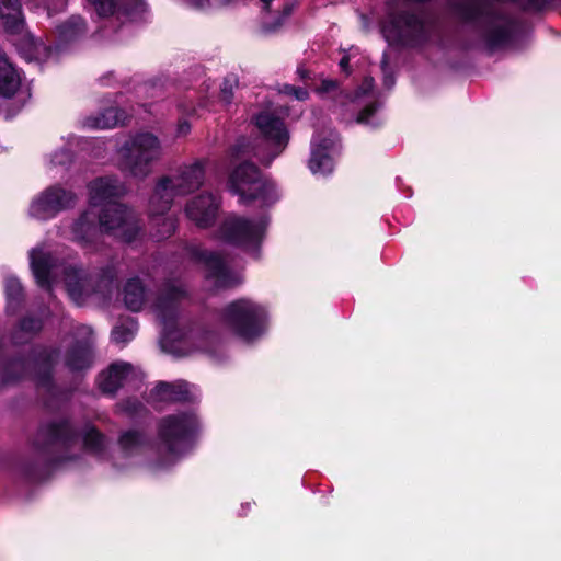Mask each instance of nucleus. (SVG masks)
<instances>
[{"instance_id":"obj_45","label":"nucleus","mask_w":561,"mask_h":561,"mask_svg":"<svg viewBox=\"0 0 561 561\" xmlns=\"http://www.w3.org/2000/svg\"><path fill=\"white\" fill-rule=\"evenodd\" d=\"M27 322H28V321H24V322L22 323L23 329H28V327H27Z\"/></svg>"},{"instance_id":"obj_18","label":"nucleus","mask_w":561,"mask_h":561,"mask_svg":"<svg viewBox=\"0 0 561 561\" xmlns=\"http://www.w3.org/2000/svg\"><path fill=\"white\" fill-rule=\"evenodd\" d=\"M21 85V75L9 60L8 56L0 50V95L13 96Z\"/></svg>"},{"instance_id":"obj_1","label":"nucleus","mask_w":561,"mask_h":561,"mask_svg":"<svg viewBox=\"0 0 561 561\" xmlns=\"http://www.w3.org/2000/svg\"><path fill=\"white\" fill-rule=\"evenodd\" d=\"M126 188L113 178H99L89 184L90 207L73 225V234L82 245L95 241L102 231L123 241H133L139 232L137 215L114 198Z\"/></svg>"},{"instance_id":"obj_19","label":"nucleus","mask_w":561,"mask_h":561,"mask_svg":"<svg viewBox=\"0 0 561 561\" xmlns=\"http://www.w3.org/2000/svg\"><path fill=\"white\" fill-rule=\"evenodd\" d=\"M148 299V293L138 277L126 282L123 288V301L127 309L137 312L141 310Z\"/></svg>"},{"instance_id":"obj_27","label":"nucleus","mask_w":561,"mask_h":561,"mask_svg":"<svg viewBox=\"0 0 561 561\" xmlns=\"http://www.w3.org/2000/svg\"><path fill=\"white\" fill-rule=\"evenodd\" d=\"M314 91L321 96H335L340 92L339 82L332 79H322Z\"/></svg>"},{"instance_id":"obj_16","label":"nucleus","mask_w":561,"mask_h":561,"mask_svg":"<svg viewBox=\"0 0 561 561\" xmlns=\"http://www.w3.org/2000/svg\"><path fill=\"white\" fill-rule=\"evenodd\" d=\"M185 296L186 290L182 285H168L154 304L157 317L164 323L172 320L176 314L179 301Z\"/></svg>"},{"instance_id":"obj_37","label":"nucleus","mask_w":561,"mask_h":561,"mask_svg":"<svg viewBox=\"0 0 561 561\" xmlns=\"http://www.w3.org/2000/svg\"><path fill=\"white\" fill-rule=\"evenodd\" d=\"M293 96L298 101H305L309 96V92L304 88H295Z\"/></svg>"},{"instance_id":"obj_44","label":"nucleus","mask_w":561,"mask_h":561,"mask_svg":"<svg viewBox=\"0 0 561 561\" xmlns=\"http://www.w3.org/2000/svg\"><path fill=\"white\" fill-rule=\"evenodd\" d=\"M386 84H388V87H391L393 84V80L392 79H386Z\"/></svg>"},{"instance_id":"obj_8","label":"nucleus","mask_w":561,"mask_h":561,"mask_svg":"<svg viewBox=\"0 0 561 561\" xmlns=\"http://www.w3.org/2000/svg\"><path fill=\"white\" fill-rule=\"evenodd\" d=\"M64 282L70 298L81 305L92 294L110 297L115 288L116 275L113 271L104 272L98 277H88L82 270L66 266L62 270Z\"/></svg>"},{"instance_id":"obj_26","label":"nucleus","mask_w":561,"mask_h":561,"mask_svg":"<svg viewBox=\"0 0 561 561\" xmlns=\"http://www.w3.org/2000/svg\"><path fill=\"white\" fill-rule=\"evenodd\" d=\"M239 87L238 77L234 75H229L225 78L221 88H220V100L225 104H230L233 100L234 90Z\"/></svg>"},{"instance_id":"obj_22","label":"nucleus","mask_w":561,"mask_h":561,"mask_svg":"<svg viewBox=\"0 0 561 561\" xmlns=\"http://www.w3.org/2000/svg\"><path fill=\"white\" fill-rule=\"evenodd\" d=\"M124 113L118 108H107L99 117L88 119L87 124L94 128H113L123 123Z\"/></svg>"},{"instance_id":"obj_3","label":"nucleus","mask_w":561,"mask_h":561,"mask_svg":"<svg viewBox=\"0 0 561 561\" xmlns=\"http://www.w3.org/2000/svg\"><path fill=\"white\" fill-rule=\"evenodd\" d=\"M198 431L199 422L193 413L164 417L159 426V453L164 458V465L173 463L187 454Z\"/></svg>"},{"instance_id":"obj_24","label":"nucleus","mask_w":561,"mask_h":561,"mask_svg":"<svg viewBox=\"0 0 561 561\" xmlns=\"http://www.w3.org/2000/svg\"><path fill=\"white\" fill-rule=\"evenodd\" d=\"M309 167L312 173L324 175L333 170V162L327 152L321 151L319 148H313Z\"/></svg>"},{"instance_id":"obj_39","label":"nucleus","mask_w":561,"mask_h":561,"mask_svg":"<svg viewBox=\"0 0 561 561\" xmlns=\"http://www.w3.org/2000/svg\"><path fill=\"white\" fill-rule=\"evenodd\" d=\"M296 87L294 85H289V84H285L282 89H280V92L286 94V95H290L293 96V93H294V90H295Z\"/></svg>"},{"instance_id":"obj_33","label":"nucleus","mask_w":561,"mask_h":561,"mask_svg":"<svg viewBox=\"0 0 561 561\" xmlns=\"http://www.w3.org/2000/svg\"><path fill=\"white\" fill-rule=\"evenodd\" d=\"M376 108L375 105H368L366 106L357 116L356 122L357 123H367L368 117L375 113Z\"/></svg>"},{"instance_id":"obj_17","label":"nucleus","mask_w":561,"mask_h":561,"mask_svg":"<svg viewBox=\"0 0 561 561\" xmlns=\"http://www.w3.org/2000/svg\"><path fill=\"white\" fill-rule=\"evenodd\" d=\"M419 28H421V21L416 15L403 14L385 24L382 33L387 41L392 42L401 39Z\"/></svg>"},{"instance_id":"obj_43","label":"nucleus","mask_w":561,"mask_h":561,"mask_svg":"<svg viewBox=\"0 0 561 561\" xmlns=\"http://www.w3.org/2000/svg\"><path fill=\"white\" fill-rule=\"evenodd\" d=\"M261 1L264 3L265 8H268L270 3L272 2V0H261Z\"/></svg>"},{"instance_id":"obj_29","label":"nucleus","mask_w":561,"mask_h":561,"mask_svg":"<svg viewBox=\"0 0 561 561\" xmlns=\"http://www.w3.org/2000/svg\"><path fill=\"white\" fill-rule=\"evenodd\" d=\"M99 15H110L115 10L113 0H89Z\"/></svg>"},{"instance_id":"obj_28","label":"nucleus","mask_w":561,"mask_h":561,"mask_svg":"<svg viewBox=\"0 0 561 561\" xmlns=\"http://www.w3.org/2000/svg\"><path fill=\"white\" fill-rule=\"evenodd\" d=\"M141 442V437L137 432H126L121 436L119 444L122 448L126 451L131 450L134 447L138 446Z\"/></svg>"},{"instance_id":"obj_25","label":"nucleus","mask_w":561,"mask_h":561,"mask_svg":"<svg viewBox=\"0 0 561 561\" xmlns=\"http://www.w3.org/2000/svg\"><path fill=\"white\" fill-rule=\"evenodd\" d=\"M84 30L83 20L80 16H72L59 27V33L64 38L68 39L81 34Z\"/></svg>"},{"instance_id":"obj_2","label":"nucleus","mask_w":561,"mask_h":561,"mask_svg":"<svg viewBox=\"0 0 561 561\" xmlns=\"http://www.w3.org/2000/svg\"><path fill=\"white\" fill-rule=\"evenodd\" d=\"M206 161L196 160L180 167L173 175L159 180L149 199V215L156 225H161V230L156 233L157 240L170 237L175 222L172 218H156L164 215L172 206L176 196L190 194L198 190L205 180Z\"/></svg>"},{"instance_id":"obj_7","label":"nucleus","mask_w":561,"mask_h":561,"mask_svg":"<svg viewBox=\"0 0 561 561\" xmlns=\"http://www.w3.org/2000/svg\"><path fill=\"white\" fill-rule=\"evenodd\" d=\"M265 318V309L250 299L236 300L222 311V321L247 341L261 335Z\"/></svg>"},{"instance_id":"obj_9","label":"nucleus","mask_w":561,"mask_h":561,"mask_svg":"<svg viewBox=\"0 0 561 561\" xmlns=\"http://www.w3.org/2000/svg\"><path fill=\"white\" fill-rule=\"evenodd\" d=\"M267 224L265 216L249 219L229 215L220 227V237L245 251H254L265 234Z\"/></svg>"},{"instance_id":"obj_6","label":"nucleus","mask_w":561,"mask_h":561,"mask_svg":"<svg viewBox=\"0 0 561 561\" xmlns=\"http://www.w3.org/2000/svg\"><path fill=\"white\" fill-rule=\"evenodd\" d=\"M50 445L62 447L67 459H75L77 449L93 455H100L105 447L104 437L92 426L84 427L80 433L73 431L69 423L53 424L46 428Z\"/></svg>"},{"instance_id":"obj_4","label":"nucleus","mask_w":561,"mask_h":561,"mask_svg":"<svg viewBox=\"0 0 561 561\" xmlns=\"http://www.w3.org/2000/svg\"><path fill=\"white\" fill-rule=\"evenodd\" d=\"M162 146L151 133H140L127 140L122 148V170L134 178L145 179L162 157Z\"/></svg>"},{"instance_id":"obj_38","label":"nucleus","mask_w":561,"mask_h":561,"mask_svg":"<svg viewBox=\"0 0 561 561\" xmlns=\"http://www.w3.org/2000/svg\"><path fill=\"white\" fill-rule=\"evenodd\" d=\"M374 88V80L373 78H365V80L363 81V84L360 87V92L362 94H366L368 92H370Z\"/></svg>"},{"instance_id":"obj_14","label":"nucleus","mask_w":561,"mask_h":561,"mask_svg":"<svg viewBox=\"0 0 561 561\" xmlns=\"http://www.w3.org/2000/svg\"><path fill=\"white\" fill-rule=\"evenodd\" d=\"M144 371L126 362H116L100 374L99 386L139 385L145 382Z\"/></svg>"},{"instance_id":"obj_15","label":"nucleus","mask_w":561,"mask_h":561,"mask_svg":"<svg viewBox=\"0 0 561 561\" xmlns=\"http://www.w3.org/2000/svg\"><path fill=\"white\" fill-rule=\"evenodd\" d=\"M31 266L36 282L42 287H49L50 282L57 275L56 260L49 253L36 248L31 251Z\"/></svg>"},{"instance_id":"obj_42","label":"nucleus","mask_w":561,"mask_h":561,"mask_svg":"<svg viewBox=\"0 0 561 561\" xmlns=\"http://www.w3.org/2000/svg\"><path fill=\"white\" fill-rule=\"evenodd\" d=\"M298 73H299V76H300L302 79H305V78H307V77H308V71H307V70L299 69V70H298Z\"/></svg>"},{"instance_id":"obj_34","label":"nucleus","mask_w":561,"mask_h":561,"mask_svg":"<svg viewBox=\"0 0 561 561\" xmlns=\"http://www.w3.org/2000/svg\"><path fill=\"white\" fill-rule=\"evenodd\" d=\"M175 388H154L152 396L157 399H165L173 394Z\"/></svg>"},{"instance_id":"obj_32","label":"nucleus","mask_w":561,"mask_h":561,"mask_svg":"<svg viewBox=\"0 0 561 561\" xmlns=\"http://www.w3.org/2000/svg\"><path fill=\"white\" fill-rule=\"evenodd\" d=\"M121 8L129 13L134 10H138L141 7V0H121Z\"/></svg>"},{"instance_id":"obj_23","label":"nucleus","mask_w":561,"mask_h":561,"mask_svg":"<svg viewBox=\"0 0 561 561\" xmlns=\"http://www.w3.org/2000/svg\"><path fill=\"white\" fill-rule=\"evenodd\" d=\"M137 329L138 325L134 319H126L114 327L112 331V340L116 344L125 345L134 339Z\"/></svg>"},{"instance_id":"obj_12","label":"nucleus","mask_w":561,"mask_h":561,"mask_svg":"<svg viewBox=\"0 0 561 561\" xmlns=\"http://www.w3.org/2000/svg\"><path fill=\"white\" fill-rule=\"evenodd\" d=\"M219 210V199L211 193L192 197L185 205L186 217L199 228L211 226Z\"/></svg>"},{"instance_id":"obj_31","label":"nucleus","mask_w":561,"mask_h":561,"mask_svg":"<svg viewBox=\"0 0 561 561\" xmlns=\"http://www.w3.org/2000/svg\"><path fill=\"white\" fill-rule=\"evenodd\" d=\"M507 37L506 28H499L494 34H490L489 42L492 46H496L502 44Z\"/></svg>"},{"instance_id":"obj_40","label":"nucleus","mask_w":561,"mask_h":561,"mask_svg":"<svg viewBox=\"0 0 561 561\" xmlns=\"http://www.w3.org/2000/svg\"><path fill=\"white\" fill-rule=\"evenodd\" d=\"M190 130V124L187 122H183L179 125V133L185 135Z\"/></svg>"},{"instance_id":"obj_13","label":"nucleus","mask_w":561,"mask_h":561,"mask_svg":"<svg viewBox=\"0 0 561 561\" xmlns=\"http://www.w3.org/2000/svg\"><path fill=\"white\" fill-rule=\"evenodd\" d=\"M202 260L206 268V278L215 288H227L241 283L240 274L232 272L227 262L217 253H203Z\"/></svg>"},{"instance_id":"obj_5","label":"nucleus","mask_w":561,"mask_h":561,"mask_svg":"<svg viewBox=\"0 0 561 561\" xmlns=\"http://www.w3.org/2000/svg\"><path fill=\"white\" fill-rule=\"evenodd\" d=\"M254 122L268 146L272 147L271 153L265 156L260 149H254L248 140L242 139L233 146L231 154L236 158H242L253 152V156L257 157L263 163L270 164L286 148L289 134L282 119L267 111L256 115Z\"/></svg>"},{"instance_id":"obj_20","label":"nucleus","mask_w":561,"mask_h":561,"mask_svg":"<svg viewBox=\"0 0 561 561\" xmlns=\"http://www.w3.org/2000/svg\"><path fill=\"white\" fill-rule=\"evenodd\" d=\"M0 16L8 32H19L23 25L20 0H0Z\"/></svg>"},{"instance_id":"obj_35","label":"nucleus","mask_w":561,"mask_h":561,"mask_svg":"<svg viewBox=\"0 0 561 561\" xmlns=\"http://www.w3.org/2000/svg\"><path fill=\"white\" fill-rule=\"evenodd\" d=\"M70 161V153L67 150H61L55 153L53 158V163L55 164H65Z\"/></svg>"},{"instance_id":"obj_36","label":"nucleus","mask_w":561,"mask_h":561,"mask_svg":"<svg viewBox=\"0 0 561 561\" xmlns=\"http://www.w3.org/2000/svg\"><path fill=\"white\" fill-rule=\"evenodd\" d=\"M191 5L196 8H205L221 3V0H186Z\"/></svg>"},{"instance_id":"obj_30","label":"nucleus","mask_w":561,"mask_h":561,"mask_svg":"<svg viewBox=\"0 0 561 561\" xmlns=\"http://www.w3.org/2000/svg\"><path fill=\"white\" fill-rule=\"evenodd\" d=\"M5 290L10 299H18L22 295L21 283L14 277H9L5 280Z\"/></svg>"},{"instance_id":"obj_21","label":"nucleus","mask_w":561,"mask_h":561,"mask_svg":"<svg viewBox=\"0 0 561 561\" xmlns=\"http://www.w3.org/2000/svg\"><path fill=\"white\" fill-rule=\"evenodd\" d=\"M91 363V350L88 344L79 345L67 353L66 365L70 370H81Z\"/></svg>"},{"instance_id":"obj_46","label":"nucleus","mask_w":561,"mask_h":561,"mask_svg":"<svg viewBox=\"0 0 561 561\" xmlns=\"http://www.w3.org/2000/svg\"><path fill=\"white\" fill-rule=\"evenodd\" d=\"M158 386L164 387V386H169V385L167 382H160Z\"/></svg>"},{"instance_id":"obj_11","label":"nucleus","mask_w":561,"mask_h":561,"mask_svg":"<svg viewBox=\"0 0 561 561\" xmlns=\"http://www.w3.org/2000/svg\"><path fill=\"white\" fill-rule=\"evenodd\" d=\"M77 196L73 192L61 186H50L33 199L30 214L37 219H49L59 211L76 204Z\"/></svg>"},{"instance_id":"obj_41","label":"nucleus","mask_w":561,"mask_h":561,"mask_svg":"<svg viewBox=\"0 0 561 561\" xmlns=\"http://www.w3.org/2000/svg\"><path fill=\"white\" fill-rule=\"evenodd\" d=\"M348 65H350V58L347 56H344L341 61H340V67L344 70V71H347V68H348Z\"/></svg>"},{"instance_id":"obj_10","label":"nucleus","mask_w":561,"mask_h":561,"mask_svg":"<svg viewBox=\"0 0 561 561\" xmlns=\"http://www.w3.org/2000/svg\"><path fill=\"white\" fill-rule=\"evenodd\" d=\"M229 190L240 197V203L260 201L263 205L273 202L270 196L273 187L261 179L259 169L253 163H242L230 174Z\"/></svg>"}]
</instances>
